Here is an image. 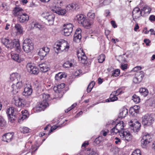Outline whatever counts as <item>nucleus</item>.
Masks as SVG:
<instances>
[{
	"mask_svg": "<svg viewBox=\"0 0 155 155\" xmlns=\"http://www.w3.org/2000/svg\"><path fill=\"white\" fill-rule=\"evenodd\" d=\"M23 9L19 7H15L13 11L15 16L17 17L18 21L20 23H24L29 20V17L27 14L23 12Z\"/></svg>",
	"mask_w": 155,
	"mask_h": 155,
	"instance_id": "1",
	"label": "nucleus"
},
{
	"mask_svg": "<svg viewBox=\"0 0 155 155\" xmlns=\"http://www.w3.org/2000/svg\"><path fill=\"white\" fill-rule=\"evenodd\" d=\"M42 98V101L39 103L38 106L36 107V110L41 111L44 110L48 106V101H50L51 98L49 94H43L40 96Z\"/></svg>",
	"mask_w": 155,
	"mask_h": 155,
	"instance_id": "2",
	"label": "nucleus"
},
{
	"mask_svg": "<svg viewBox=\"0 0 155 155\" xmlns=\"http://www.w3.org/2000/svg\"><path fill=\"white\" fill-rule=\"evenodd\" d=\"M69 46L67 42L64 41L63 42H59L56 43L54 45V50H57L59 52L64 51H67L69 48Z\"/></svg>",
	"mask_w": 155,
	"mask_h": 155,
	"instance_id": "3",
	"label": "nucleus"
},
{
	"mask_svg": "<svg viewBox=\"0 0 155 155\" xmlns=\"http://www.w3.org/2000/svg\"><path fill=\"white\" fill-rule=\"evenodd\" d=\"M23 48L24 51L25 52H31L34 49L33 44L30 39H26L24 41Z\"/></svg>",
	"mask_w": 155,
	"mask_h": 155,
	"instance_id": "4",
	"label": "nucleus"
},
{
	"mask_svg": "<svg viewBox=\"0 0 155 155\" xmlns=\"http://www.w3.org/2000/svg\"><path fill=\"white\" fill-rule=\"evenodd\" d=\"M16 109L13 107H11L7 110L6 113L8 115V120L11 123H13L16 119Z\"/></svg>",
	"mask_w": 155,
	"mask_h": 155,
	"instance_id": "5",
	"label": "nucleus"
},
{
	"mask_svg": "<svg viewBox=\"0 0 155 155\" xmlns=\"http://www.w3.org/2000/svg\"><path fill=\"white\" fill-rule=\"evenodd\" d=\"M124 124L123 121H121L117 123L113 128H112L110 132L111 134L113 135L114 134H117L119 133V134L124 130Z\"/></svg>",
	"mask_w": 155,
	"mask_h": 155,
	"instance_id": "6",
	"label": "nucleus"
},
{
	"mask_svg": "<svg viewBox=\"0 0 155 155\" xmlns=\"http://www.w3.org/2000/svg\"><path fill=\"white\" fill-rule=\"evenodd\" d=\"M62 31L65 36H68L72 33L74 25L71 23L64 24Z\"/></svg>",
	"mask_w": 155,
	"mask_h": 155,
	"instance_id": "7",
	"label": "nucleus"
},
{
	"mask_svg": "<svg viewBox=\"0 0 155 155\" xmlns=\"http://www.w3.org/2000/svg\"><path fill=\"white\" fill-rule=\"evenodd\" d=\"M154 121L153 118L148 114H145L142 117V122L144 125H151Z\"/></svg>",
	"mask_w": 155,
	"mask_h": 155,
	"instance_id": "8",
	"label": "nucleus"
},
{
	"mask_svg": "<svg viewBox=\"0 0 155 155\" xmlns=\"http://www.w3.org/2000/svg\"><path fill=\"white\" fill-rule=\"evenodd\" d=\"M13 100L15 105L18 107H23L26 104L25 99L19 97L18 96H15Z\"/></svg>",
	"mask_w": 155,
	"mask_h": 155,
	"instance_id": "9",
	"label": "nucleus"
},
{
	"mask_svg": "<svg viewBox=\"0 0 155 155\" xmlns=\"http://www.w3.org/2000/svg\"><path fill=\"white\" fill-rule=\"evenodd\" d=\"M151 140V137L150 134L147 133H144L141 140L142 146L143 147H145L147 145L150 143Z\"/></svg>",
	"mask_w": 155,
	"mask_h": 155,
	"instance_id": "10",
	"label": "nucleus"
},
{
	"mask_svg": "<svg viewBox=\"0 0 155 155\" xmlns=\"http://www.w3.org/2000/svg\"><path fill=\"white\" fill-rule=\"evenodd\" d=\"M77 55L79 61L81 63L84 64L87 63V58L82 49H80L77 51Z\"/></svg>",
	"mask_w": 155,
	"mask_h": 155,
	"instance_id": "11",
	"label": "nucleus"
},
{
	"mask_svg": "<svg viewBox=\"0 0 155 155\" xmlns=\"http://www.w3.org/2000/svg\"><path fill=\"white\" fill-rule=\"evenodd\" d=\"M129 125L131 129L133 130L134 132H136L140 130L141 124L140 123L137 121H132L131 120L129 122Z\"/></svg>",
	"mask_w": 155,
	"mask_h": 155,
	"instance_id": "12",
	"label": "nucleus"
},
{
	"mask_svg": "<svg viewBox=\"0 0 155 155\" xmlns=\"http://www.w3.org/2000/svg\"><path fill=\"white\" fill-rule=\"evenodd\" d=\"M42 16L47 19L49 23V25H52L54 20L55 16L54 14L48 12H45L42 13Z\"/></svg>",
	"mask_w": 155,
	"mask_h": 155,
	"instance_id": "13",
	"label": "nucleus"
},
{
	"mask_svg": "<svg viewBox=\"0 0 155 155\" xmlns=\"http://www.w3.org/2000/svg\"><path fill=\"white\" fill-rule=\"evenodd\" d=\"M23 83L21 81L18 80L15 84H14L12 85L13 90L12 91L13 94H16L19 91V90L23 87Z\"/></svg>",
	"mask_w": 155,
	"mask_h": 155,
	"instance_id": "14",
	"label": "nucleus"
},
{
	"mask_svg": "<svg viewBox=\"0 0 155 155\" xmlns=\"http://www.w3.org/2000/svg\"><path fill=\"white\" fill-rule=\"evenodd\" d=\"M121 138L124 140L129 141L132 139V136L129 131H123L119 134Z\"/></svg>",
	"mask_w": 155,
	"mask_h": 155,
	"instance_id": "15",
	"label": "nucleus"
},
{
	"mask_svg": "<svg viewBox=\"0 0 155 155\" xmlns=\"http://www.w3.org/2000/svg\"><path fill=\"white\" fill-rule=\"evenodd\" d=\"M51 10L54 12L58 15H64L67 12V10L65 9H62L61 7L55 6L54 7L51 8Z\"/></svg>",
	"mask_w": 155,
	"mask_h": 155,
	"instance_id": "16",
	"label": "nucleus"
},
{
	"mask_svg": "<svg viewBox=\"0 0 155 155\" xmlns=\"http://www.w3.org/2000/svg\"><path fill=\"white\" fill-rule=\"evenodd\" d=\"M26 68L28 72L31 74H37L39 72L38 69L36 67L32 66L31 63L27 64Z\"/></svg>",
	"mask_w": 155,
	"mask_h": 155,
	"instance_id": "17",
	"label": "nucleus"
},
{
	"mask_svg": "<svg viewBox=\"0 0 155 155\" xmlns=\"http://www.w3.org/2000/svg\"><path fill=\"white\" fill-rule=\"evenodd\" d=\"M132 16L133 20L135 21V19H137L142 16L141 10H140V9L138 7L135 8L132 12Z\"/></svg>",
	"mask_w": 155,
	"mask_h": 155,
	"instance_id": "18",
	"label": "nucleus"
},
{
	"mask_svg": "<svg viewBox=\"0 0 155 155\" xmlns=\"http://www.w3.org/2000/svg\"><path fill=\"white\" fill-rule=\"evenodd\" d=\"M143 72L142 71L137 72L135 74V77L133 79V82L135 83L140 82L142 80L143 77Z\"/></svg>",
	"mask_w": 155,
	"mask_h": 155,
	"instance_id": "19",
	"label": "nucleus"
},
{
	"mask_svg": "<svg viewBox=\"0 0 155 155\" xmlns=\"http://www.w3.org/2000/svg\"><path fill=\"white\" fill-rule=\"evenodd\" d=\"M50 49L47 47H43L40 49L38 54L42 59L44 58L49 53Z\"/></svg>",
	"mask_w": 155,
	"mask_h": 155,
	"instance_id": "20",
	"label": "nucleus"
},
{
	"mask_svg": "<svg viewBox=\"0 0 155 155\" xmlns=\"http://www.w3.org/2000/svg\"><path fill=\"white\" fill-rule=\"evenodd\" d=\"M38 66L40 71L42 72H45L49 69L50 66L47 62L40 64Z\"/></svg>",
	"mask_w": 155,
	"mask_h": 155,
	"instance_id": "21",
	"label": "nucleus"
},
{
	"mask_svg": "<svg viewBox=\"0 0 155 155\" xmlns=\"http://www.w3.org/2000/svg\"><path fill=\"white\" fill-rule=\"evenodd\" d=\"M81 29L80 28H78L76 29L74 35V41L77 42L79 41L81 38Z\"/></svg>",
	"mask_w": 155,
	"mask_h": 155,
	"instance_id": "22",
	"label": "nucleus"
},
{
	"mask_svg": "<svg viewBox=\"0 0 155 155\" xmlns=\"http://www.w3.org/2000/svg\"><path fill=\"white\" fill-rule=\"evenodd\" d=\"M11 43H12V48H14L16 50L20 51V45L19 42L18 41H16V40H14L13 41L11 40H9V42L8 43V44H10Z\"/></svg>",
	"mask_w": 155,
	"mask_h": 155,
	"instance_id": "23",
	"label": "nucleus"
},
{
	"mask_svg": "<svg viewBox=\"0 0 155 155\" xmlns=\"http://www.w3.org/2000/svg\"><path fill=\"white\" fill-rule=\"evenodd\" d=\"M13 134L11 133H8L2 136V140L7 142H10L13 138Z\"/></svg>",
	"mask_w": 155,
	"mask_h": 155,
	"instance_id": "24",
	"label": "nucleus"
},
{
	"mask_svg": "<svg viewBox=\"0 0 155 155\" xmlns=\"http://www.w3.org/2000/svg\"><path fill=\"white\" fill-rule=\"evenodd\" d=\"M32 91L31 86L29 85H27L25 87L23 94L26 96L30 95L32 93Z\"/></svg>",
	"mask_w": 155,
	"mask_h": 155,
	"instance_id": "25",
	"label": "nucleus"
},
{
	"mask_svg": "<svg viewBox=\"0 0 155 155\" xmlns=\"http://www.w3.org/2000/svg\"><path fill=\"white\" fill-rule=\"evenodd\" d=\"M11 56L13 60L18 62H21L24 60V58H22L20 56H19L18 54L17 53H12Z\"/></svg>",
	"mask_w": 155,
	"mask_h": 155,
	"instance_id": "26",
	"label": "nucleus"
},
{
	"mask_svg": "<svg viewBox=\"0 0 155 155\" xmlns=\"http://www.w3.org/2000/svg\"><path fill=\"white\" fill-rule=\"evenodd\" d=\"M10 79L12 81H13L15 80L18 81L21 79L20 75L17 73H12L10 75Z\"/></svg>",
	"mask_w": 155,
	"mask_h": 155,
	"instance_id": "27",
	"label": "nucleus"
},
{
	"mask_svg": "<svg viewBox=\"0 0 155 155\" xmlns=\"http://www.w3.org/2000/svg\"><path fill=\"white\" fill-rule=\"evenodd\" d=\"M1 42L7 48L10 49L12 48V43L8 44L9 42V40L6 38H3L1 39Z\"/></svg>",
	"mask_w": 155,
	"mask_h": 155,
	"instance_id": "28",
	"label": "nucleus"
},
{
	"mask_svg": "<svg viewBox=\"0 0 155 155\" xmlns=\"http://www.w3.org/2000/svg\"><path fill=\"white\" fill-rule=\"evenodd\" d=\"M142 16H144L145 15L149 14L151 11V9L148 6H144L141 9Z\"/></svg>",
	"mask_w": 155,
	"mask_h": 155,
	"instance_id": "29",
	"label": "nucleus"
},
{
	"mask_svg": "<svg viewBox=\"0 0 155 155\" xmlns=\"http://www.w3.org/2000/svg\"><path fill=\"white\" fill-rule=\"evenodd\" d=\"M128 110L126 108H122L120 110L119 117L123 118L125 117L127 114Z\"/></svg>",
	"mask_w": 155,
	"mask_h": 155,
	"instance_id": "30",
	"label": "nucleus"
},
{
	"mask_svg": "<svg viewBox=\"0 0 155 155\" xmlns=\"http://www.w3.org/2000/svg\"><path fill=\"white\" fill-rule=\"evenodd\" d=\"M76 18L78 23L81 25L86 19L85 16L83 14H79L77 15Z\"/></svg>",
	"mask_w": 155,
	"mask_h": 155,
	"instance_id": "31",
	"label": "nucleus"
},
{
	"mask_svg": "<svg viewBox=\"0 0 155 155\" xmlns=\"http://www.w3.org/2000/svg\"><path fill=\"white\" fill-rule=\"evenodd\" d=\"M65 86V84L64 83H62L57 85V87H54L53 89L56 92L60 93L62 91V89Z\"/></svg>",
	"mask_w": 155,
	"mask_h": 155,
	"instance_id": "32",
	"label": "nucleus"
},
{
	"mask_svg": "<svg viewBox=\"0 0 155 155\" xmlns=\"http://www.w3.org/2000/svg\"><path fill=\"white\" fill-rule=\"evenodd\" d=\"M67 77L66 74L63 72H59L56 74L55 77L56 80L58 81L61 79L63 78H65Z\"/></svg>",
	"mask_w": 155,
	"mask_h": 155,
	"instance_id": "33",
	"label": "nucleus"
},
{
	"mask_svg": "<svg viewBox=\"0 0 155 155\" xmlns=\"http://www.w3.org/2000/svg\"><path fill=\"white\" fill-rule=\"evenodd\" d=\"M93 22L92 20L88 21L86 19V20H85V21L83 23L82 25L84 28H88L90 27L93 24Z\"/></svg>",
	"mask_w": 155,
	"mask_h": 155,
	"instance_id": "34",
	"label": "nucleus"
},
{
	"mask_svg": "<svg viewBox=\"0 0 155 155\" xmlns=\"http://www.w3.org/2000/svg\"><path fill=\"white\" fill-rule=\"evenodd\" d=\"M117 99L118 98L117 97L116 95H115V94H114L112 93L110 95V98L106 100V102H113L117 100Z\"/></svg>",
	"mask_w": 155,
	"mask_h": 155,
	"instance_id": "35",
	"label": "nucleus"
},
{
	"mask_svg": "<svg viewBox=\"0 0 155 155\" xmlns=\"http://www.w3.org/2000/svg\"><path fill=\"white\" fill-rule=\"evenodd\" d=\"M139 92L141 95L145 97L147 96L148 94V91L145 88H141L139 90Z\"/></svg>",
	"mask_w": 155,
	"mask_h": 155,
	"instance_id": "36",
	"label": "nucleus"
},
{
	"mask_svg": "<svg viewBox=\"0 0 155 155\" xmlns=\"http://www.w3.org/2000/svg\"><path fill=\"white\" fill-rule=\"evenodd\" d=\"M15 28L18 34H21L23 32V29L21 25L18 24L15 25Z\"/></svg>",
	"mask_w": 155,
	"mask_h": 155,
	"instance_id": "37",
	"label": "nucleus"
},
{
	"mask_svg": "<svg viewBox=\"0 0 155 155\" xmlns=\"http://www.w3.org/2000/svg\"><path fill=\"white\" fill-rule=\"evenodd\" d=\"M76 5L74 4H71L68 5L66 7L67 12L70 10H74L76 9Z\"/></svg>",
	"mask_w": 155,
	"mask_h": 155,
	"instance_id": "38",
	"label": "nucleus"
},
{
	"mask_svg": "<svg viewBox=\"0 0 155 155\" xmlns=\"http://www.w3.org/2000/svg\"><path fill=\"white\" fill-rule=\"evenodd\" d=\"M87 151H88L87 153H88V155H99L98 153L94 149L88 148L87 149Z\"/></svg>",
	"mask_w": 155,
	"mask_h": 155,
	"instance_id": "39",
	"label": "nucleus"
},
{
	"mask_svg": "<svg viewBox=\"0 0 155 155\" xmlns=\"http://www.w3.org/2000/svg\"><path fill=\"white\" fill-rule=\"evenodd\" d=\"M95 82L94 81H91L88 85L87 88V91L88 93L90 92L95 85Z\"/></svg>",
	"mask_w": 155,
	"mask_h": 155,
	"instance_id": "40",
	"label": "nucleus"
},
{
	"mask_svg": "<svg viewBox=\"0 0 155 155\" xmlns=\"http://www.w3.org/2000/svg\"><path fill=\"white\" fill-rule=\"evenodd\" d=\"M139 106L137 105L134 106L133 108L130 109V112H131V113L134 112L135 113H137L139 112Z\"/></svg>",
	"mask_w": 155,
	"mask_h": 155,
	"instance_id": "41",
	"label": "nucleus"
},
{
	"mask_svg": "<svg viewBox=\"0 0 155 155\" xmlns=\"http://www.w3.org/2000/svg\"><path fill=\"white\" fill-rule=\"evenodd\" d=\"M1 7L2 8V9L5 11H8L9 9V7L8 4L5 2L2 3Z\"/></svg>",
	"mask_w": 155,
	"mask_h": 155,
	"instance_id": "42",
	"label": "nucleus"
},
{
	"mask_svg": "<svg viewBox=\"0 0 155 155\" xmlns=\"http://www.w3.org/2000/svg\"><path fill=\"white\" fill-rule=\"evenodd\" d=\"M98 62L100 63H102L105 59V55L103 54L100 55L97 58Z\"/></svg>",
	"mask_w": 155,
	"mask_h": 155,
	"instance_id": "43",
	"label": "nucleus"
},
{
	"mask_svg": "<svg viewBox=\"0 0 155 155\" xmlns=\"http://www.w3.org/2000/svg\"><path fill=\"white\" fill-rule=\"evenodd\" d=\"M29 130L30 129L27 127H21L20 129V130L21 132L24 134L28 133L29 132Z\"/></svg>",
	"mask_w": 155,
	"mask_h": 155,
	"instance_id": "44",
	"label": "nucleus"
},
{
	"mask_svg": "<svg viewBox=\"0 0 155 155\" xmlns=\"http://www.w3.org/2000/svg\"><path fill=\"white\" fill-rule=\"evenodd\" d=\"M72 63H70L69 61H66L63 64V66L64 68H69L73 66Z\"/></svg>",
	"mask_w": 155,
	"mask_h": 155,
	"instance_id": "45",
	"label": "nucleus"
},
{
	"mask_svg": "<svg viewBox=\"0 0 155 155\" xmlns=\"http://www.w3.org/2000/svg\"><path fill=\"white\" fill-rule=\"evenodd\" d=\"M133 100L136 103H137L140 102V99L139 97L136 94H134L133 97Z\"/></svg>",
	"mask_w": 155,
	"mask_h": 155,
	"instance_id": "46",
	"label": "nucleus"
},
{
	"mask_svg": "<svg viewBox=\"0 0 155 155\" xmlns=\"http://www.w3.org/2000/svg\"><path fill=\"white\" fill-rule=\"evenodd\" d=\"M120 70L119 69H116L114 70L112 73V76L117 77L119 75Z\"/></svg>",
	"mask_w": 155,
	"mask_h": 155,
	"instance_id": "47",
	"label": "nucleus"
},
{
	"mask_svg": "<svg viewBox=\"0 0 155 155\" xmlns=\"http://www.w3.org/2000/svg\"><path fill=\"white\" fill-rule=\"evenodd\" d=\"M6 122L2 116H0V126L4 127L5 126Z\"/></svg>",
	"mask_w": 155,
	"mask_h": 155,
	"instance_id": "48",
	"label": "nucleus"
},
{
	"mask_svg": "<svg viewBox=\"0 0 155 155\" xmlns=\"http://www.w3.org/2000/svg\"><path fill=\"white\" fill-rule=\"evenodd\" d=\"M87 16L91 19H93L95 18V14L92 11H90L87 14Z\"/></svg>",
	"mask_w": 155,
	"mask_h": 155,
	"instance_id": "49",
	"label": "nucleus"
},
{
	"mask_svg": "<svg viewBox=\"0 0 155 155\" xmlns=\"http://www.w3.org/2000/svg\"><path fill=\"white\" fill-rule=\"evenodd\" d=\"M27 117H26V115H23L22 114H21L20 115L19 117L18 122L20 123L21 122L23 121L25 119L27 118Z\"/></svg>",
	"mask_w": 155,
	"mask_h": 155,
	"instance_id": "50",
	"label": "nucleus"
},
{
	"mask_svg": "<svg viewBox=\"0 0 155 155\" xmlns=\"http://www.w3.org/2000/svg\"><path fill=\"white\" fill-rule=\"evenodd\" d=\"M109 132V130H102L100 132V134L104 136H106Z\"/></svg>",
	"mask_w": 155,
	"mask_h": 155,
	"instance_id": "51",
	"label": "nucleus"
},
{
	"mask_svg": "<svg viewBox=\"0 0 155 155\" xmlns=\"http://www.w3.org/2000/svg\"><path fill=\"white\" fill-rule=\"evenodd\" d=\"M140 151L139 149H136L132 153L131 155H141Z\"/></svg>",
	"mask_w": 155,
	"mask_h": 155,
	"instance_id": "52",
	"label": "nucleus"
},
{
	"mask_svg": "<svg viewBox=\"0 0 155 155\" xmlns=\"http://www.w3.org/2000/svg\"><path fill=\"white\" fill-rule=\"evenodd\" d=\"M33 24L34 25V28H38L39 29L41 28V25L37 22H33Z\"/></svg>",
	"mask_w": 155,
	"mask_h": 155,
	"instance_id": "53",
	"label": "nucleus"
},
{
	"mask_svg": "<svg viewBox=\"0 0 155 155\" xmlns=\"http://www.w3.org/2000/svg\"><path fill=\"white\" fill-rule=\"evenodd\" d=\"M115 95L117 96L120 94L122 93V91L120 89H118L116 91L112 92Z\"/></svg>",
	"mask_w": 155,
	"mask_h": 155,
	"instance_id": "54",
	"label": "nucleus"
},
{
	"mask_svg": "<svg viewBox=\"0 0 155 155\" xmlns=\"http://www.w3.org/2000/svg\"><path fill=\"white\" fill-rule=\"evenodd\" d=\"M115 122L113 120H110L107 122L106 124V126L107 127H108L110 125L114 124Z\"/></svg>",
	"mask_w": 155,
	"mask_h": 155,
	"instance_id": "55",
	"label": "nucleus"
},
{
	"mask_svg": "<svg viewBox=\"0 0 155 155\" xmlns=\"http://www.w3.org/2000/svg\"><path fill=\"white\" fill-rule=\"evenodd\" d=\"M82 73L81 71L80 70H78L77 71H76L74 73V75L75 76H79L81 73Z\"/></svg>",
	"mask_w": 155,
	"mask_h": 155,
	"instance_id": "56",
	"label": "nucleus"
},
{
	"mask_svg": "<svg viewBox=\"0 0 155 155\" xmlns=\"http://www.w3.org/2000/svg\"><path fill=\"white\" fill-rule=\"evenodd\" d=\"M111 2V0H104L103 3L104 5H107L109 4Z\"/></svg>",
	"mask_w": 155,
	"mask_h": 155,
	"instance_id": "57",
	"label": "nucleus"
},
{
	"mask_svg": "<svg viewBox=\"0 0 155 155\" xmlns=\"http://www.w3.org/2000/svg\"><path fill=\"white\" fill-rule=\"evenodd\" d=\"M121 68L123 70H124L127 68V64H122L121 65Z\"/></svg>",
	"mask_w": 155,
	"mask_h": 155,
	"instance_id": "58",
	"label": "nucleus"
},
{
	"mask_svg": "<svg viewBox=\"0 0 155 155\" xmlns=\"http://www.w3.org/2000/svg\"><path fill=\"white\" fill-rule=\"evenodd\" d=\"M21 114L23 115H26L27 117H28V114L27 113V110H25L24 111H22L21 112Z\"/></svg>",
	"mask_w": 155,
	"mask_h": 155,
	"instance_id": "59",
	"label": "nucleus"
},
{
	"mask_svg": "<svg viewBox=\"0 0 155 155\" xmlns=\"http://www.w3.org/2000/svg\"><path fill=\"white\" fill-rule=\"evenodd\" d=\"M35 147L34 146H32L31 147V153L32 154H34V152L36 151L38 149V147H37L36 149L35 150H34Z\"/></svg>",
	"mask_w": 155,
	"mask_h": 155,
	"instance_id": "60",
	"label": "nucleus"
},
{
	"mask_svg": "<svg viewBox=\"0 0 155 155\" xmlns=\"http://www.w3.org/2000/svg\"><path fill=\"white\" fill-rule=\"evenodd\" d=\"M144 42L146 44V45L147 46L149 45V44L150 42V41L148 39H145L144 40Z\"/></svg>",
	"mask_w": 155,
	"mask_h": 155,
	"instance_id": "61",
	"label": "nucleus"
},
{
	"mask_svg": "<svg viewBox=\"0 0 155 155\" xmlns=\"http://www.w3.org/2000/svg\"><path fill=\"white\" fill-rule=\"evenodd\" d=\"M111 23L112 24V26L114 28H115L117 27V26L115 24V22L114 21H111Z\"/></svg>",
	"mask_w": 155,
	"mask_h": 155,
	"instance_id": "62",
	"label": "nucleus"
},
{
	"mask_svg": "<svg viewBox=\"0 0 155 155\" xmlns=\"http://www.w3.org/2000/svg\"><path fill=\"white\" fill-rule=\"evenodd\" d=\"M99 137L96 138L95 140V142L97 144H99L100 143L101 141L99 140Z\"/></svg>",
	"mask_w": 155,
	"mask_h": 155,
	"instance_id": "63",
	"label": "nucleus"
},
{
	"mask_svg": "<svg viewBox=\"0 0 155 155\" xmlns=\"http://www.w3.org/2000/svg\"><path fill=\"white\" fill-rule=\"evenodd\" d=\"M149 19L151 21H154L155 20V16L151 15L149 17Z\"/></svg>",
	"mask_w": 155,
	"mask_h": 155,
	"instance_id": "64",
	"label": "nucleus"
}]
</instances>
